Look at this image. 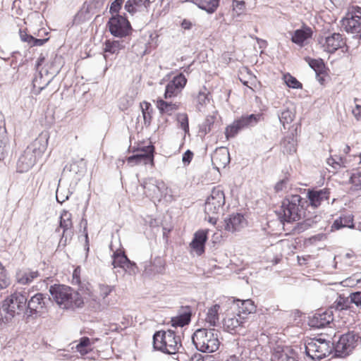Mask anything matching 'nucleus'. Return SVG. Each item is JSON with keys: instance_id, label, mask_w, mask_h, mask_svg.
Instances as JSON below:
<instances>
[{"instance_id": "1", "label": "nucleus", "mask_w": 361, "mask_h": 361, "mask_svg": "<svg viewBox=\"0 0 361 361\" xmlns=\"http://www.w3.org/2000/svg\"><path fill=\"white\" fill-rule=\"evenodd\" d=\"M27 293L16 291L7 297L0 307V325L12 322L16 315L26 311Z\"/></svg>"}, {"instance_id": "2", "label": "nucleus", "mask_w": 361, "mask_h": 361, "mask_svg": "<svg viewBox=\"0 0 361 361\" xmlns=\"http://www.w3.org/2000/svg\"><path fill=\"white\" fill-rule=\"evenodd\" d=\"M49 293L56 302L63 309L82 307L84 301L80 293L64 285L51 286Z\"/></svg>"}, {"instance_id": "3", "label": "nucleus", "mask_w": 361, "mask_h": 361, "mask_svg": "<svg viewBox=\"0 0 361 361\" xmlns=\"http://www.w3.org/2000/svg\"><path fill=\"white\" fill-rule=\"evenodd\" d=\"M302 197L299 195H292L286 197L277 212L281 221L292 222L299 221L305 214Z\"/></svg>"}, {"instance_id": "4", "label": "nucleus", "mask_w": 361, "mask_h": 361, "mask_svg": "<svg viewBox=\"0 0 361 361\" xmlns=\"http://www.w3.org/2000/svg\"><path fill=\"white\" fill-rule=\"evenodd\" d=\"M219 333L215 329H199L193 334L192 341L197 350L211 353L219 349Z\"/></svg>"}, {"instance_id": "5", "label": "nucleus", "mask_w": 361, "mask_h": 361, "mask_svg": "<svg viewBox=\"0 0 361 361\" xmlns=\"http://www.w3.org/2000/svg\"><path fill=\"white\" fill-rule=\"evenodd\" d=\"M153 347L165 354L173 355L182 348L181 341L174 331H159L153 336Z\"/></svg>"}, {"instance_id": "6", "label": "nucleus", "mask_w": 361, "mask_h": 361, "mask_svg": "<svg viewBox=\"0 0 361 361\" xmlns=\"http://www.w3.org/2000/svg\"><path fill=\"white\" fill-rule=\"evenodd\" d=\"M225 204V194L220 186L214 187L204 204V212L208 221L214 225L217 221V215L223 210Z\"/></svg>"}, {"instance_id": "7", "label": "nucleus", "mask_w": 361, "mask_h": 361, "mask_svg": "<svg viewBox=\"0 0 361 361\" xmlns=\"http://www.w3.org/2000/svg\"><path fill=\"white\" fill-rule=\"evenodd\" d=\"M333 349V343L322 338H310L305 344V353L313 360H319L329 356Z\"/></svg>"}, {"instance_id": "8", "label": "nucleus", "mask_w": 361, "mask_h": 361, "mask_svg": "<svg viewBox=\"0 0 361 361\" xmlns=\"http://www.w3.org/2000/svg\"><path fill=\"white\" fill-rule=\"evenodd\" d=\"M49 298H47L42 293H36L27 299L26 311L25 312V317L28 322L31 319L42 317L47 312V304L49 302Z\"/></svg>"}, {"instance_id": "9", "label": "nucleus", "mask_w": 361, "mask_h": 361, "mask_svg": "<svg viewBox=\"0 0 361 361\" xmlns=\"http://www.w3.org/2000/svg\"><path fill=\"white\" fill-rule=\"evenodd\" d=\"M361 342V337L354 331H349L341 335L335 347V355L345 357L350 355Z\"/></svg>"}, {"instance_id": "10", "label": "nucleus", "mask_w": 361, "mask_h": 361, "mask_svg": "<svg viewBox=\"0 0 361 361\" xmlns=\"http://www.w3.org/2000/svg\"><path fill=\"white\" fill-rule=\"evenodd\" d=\"M49 135L47 131L42 132L24 150L27 157L35 165L47 150Z\"/></svg>"}, {"instance_id": "11", "label": "nucleus", "mask_w": 361, "mask_h": 361, "mask_svg": "<svg viewBox=\"0 0 361 361\" xmlns=\"http://www.w3.org/2000/svg\"><path fill=\"white\" fill-rule=\"evenodd\" d=\"M342 25L347 32L361 38V8L359 6L349 8L345 17L342 20Z\"/></svg>"}, {"instance_id": "12", "label": "nucleus", "mask_w": 361, "mask_h": 361, "mask_svg": "<svg viewBox=\"0 0 361 361\" xmlns=\"http://www.w3.org/2000/svg\"><path fill=\"white\" fill-rule=\"evenodd\" d=\"M110 33L116 37H124L128 35L131 26L126 18L121 15L113 16L107 23Z\"/></svg>"}, {"instance_id": "13", "label": "nucleus", "mask_w": 361, "mask_h": 361, "mask_svg": "<svg viewBox=\"0 0 361 361\" xmlns=\"http://www.w3.org/2000/svg\"><path fill=\"white\" fill-rule=\"evenodd\" d=\"M142 187L147 196L160 200L166 195L167 186L165 183L154 178H149L143 180Z\"/></svg>"}, {"instance_id": "14", "label": "nucleus", "mask_w": 361, "mask_h": 361, "mask_svg": "<svg viewBox=\"0 0 361 361\" xmlns=\"http://www.w3.org/2000/svg\"><path fill=\"white\" fill-rule=\"evenodd\" d=\"M187 79L183 73L173 77L166 86L164 98L167 99L178 96L185 87Z\"/></svg>"}, {"instance_id": "15", "label": "nucleus", "mask_w": 361, "mask_h": 361, "mask_svg": "<svg viewBox=\"0 0 361 361\" xmlns=\"http://www.w3.org/2000/svg\"><path fill=\"white\" fill-rule=\"evenodd\" d=\"M319 43L324 50L329 53H334L345 44V42L340 33H333L329 36L321 37L319 39Z\"/></svg>"}, {"instance_id": "16", "label": "nucleus", "mask_w": 361, "mask_h": 361, "mask_svg": "<svg viewBox=\"0 0 361 361\" xmlns=\"http://www.w3.org/2000/svg\"><path fill=\"white\" fill-rule=\"evenodd\" d=\"M143 274L147 276H154L157 274H164L166 270V262L160 257H155L153 260L146 261L142 263Z\"/></svg>"}, {"instance_id": "17", "label": "nucleus", "mask_w": 361, "mask_h": 361, "mask_svg": "<svg viewBox=\"0 0 361 361\" xmlns=\"http://www.w3.org/2000/svg\"><path fill=\"white\" fill-rule=\"evenodd\" d=\"M153 146H147L138 150L136 154L130 156L128 158L127 161L128 164H147L149 163L153 164Z\"/></svg>"}, {"instance_id": "18", "label": "nucleus", "mask_w": 361, "mask_h": 361, "mask_svg": "<svg viewBox=\"0 0 361 361\" xmlns=\"http://www.w3.org/2000/svg\"><path fill=\"white\" fill-rule=\"evenodd\" d=\"M330 196V191L327 188L308 190L307 197L310 204L313 207H319L323 202H328Z\"/></svg>"}, {"instance_id": "19", "label": "nucleus", "mask_w": 361, "mask_h": 361, "mask_svg": "<svg viewBox=\"0 0 361 361\" xmlns=\"http://www.w3.org/2000/svg\"><path fill=\"white\" fill-rule=\"evenodd\" d=\"M214 169L219 170L225 168L230 162V154L226 147H219L215 149L211 157Z\"/></svg>"}, {"instance_id": "20", "label": "nucleus", "mask_w": 361, "mask_h": 361, "mask_svg": "<svg viewBox=\"0 0 361 361\" xmlns=\"http://www.w3.org/2000/svg\"><path fill=\"white\" fill-rule=\"evenodd\" d=\"M245 320L246 317L240 314L228 315L224 319V328L231 334H235L243 327Z\"/></svg>"}, {"instance_id": "21", "label": "nucleus", "mask_w": 361, "mask_h": 361, "mask_svg": "<svg viewBox=\"0 0 361 361\" xmlns=\"http://www.w3.org/2000/svg\"><path fill=\"white\" fill-rule=\"evenodd\" d=\"M334 320L330 311L317 312L310 319L309 324L312 328L321 329L329 325Z\"/></svg>"}, {"instance_id": "22", "label": "nucleus", "mask_w": 361, "mask_h": 361, "mask_svg": "<svg viewBox=\"0 0 361 361\" xmlns=\"http://www.w3.org/2000/svg\"><path fill=\"white\" fill-rule=\"evenodd\" d=\"M224 228L229 232L238 231L247 224L245 219L240 214H233L224 220Z\"/></svg>"}, {"instance_id": "23", "label": "nucleus", "mask_w": 361, "mask_h": 361, "mask_svg": "<svg viewBox=\"0 0 361 361\" xmlns=\"http://www.w3.org/2000/svg\"><path fill=\"white\" fill-rule=\"evenodd\" d=\"M150 4L149 0H128L124 8L129 14L134 16L138 12H147Z\"/></svg>"}, {"instance_id": "24", "label": "nucleus", "mask_w": 361, "mask_h": 361, "mask_svg": "<svg viewBox=\"0 0 361 361\" xmlns=\"http://www.w3.org/2000/svg\"><path fill=\"white\" fill-rule=\"evenodd\" d=\"M208 230L197 231L190 243V247L196 252L197 255H201L204 252V245L207 240Z\"/></svg>"}, {"instance_id": "25", "label": "nucleus", "mask_w": 361, "mask_h": 361, "mask_svg": "<svg viewBox=\"0 0 361 361\" xmlns=\"http://www.w3.org/2000/svg\"><path fill=\"white\" fill-rule=\"evenodd\" d=\"M192 310L190 307H183L176 317L171 319V325L173 327H183L188 325L191 321Z\"/></svg>"}, {"instance_id": "26", "label": "nucleus", "mask_w": 361, "mask_h": 361, "mask_svg": "<svg viewBox=\"0 0 361 361\" xmlns=\"http://www.w3.org/2000/svg\"><path fill=\"white\" fill-rule=\"evenodd\" d=\"M232 301L233 303H236L238 309V314H243L244 316L254 313L256 311V305L250 299L243 300L233 299Z\"/></svg>"}, {"instance_id": "27", "label": "nucleus", "mask_w": 361, "mask_h": 361, "mask_svg": "<svg viewBox=\"0 0 361 361\" xmlns=\"http://www.w3.org/2000/svg\"><path fill=\"white\" fill-rule=\"evenodd\" d=\"M9 149L8 138L4 121L0 123V160H3L7 155Z\"/></svg>"}, {"instance_id": "28", "label": "nucleus", "mask_w": 361, "mask_h": 361, "mask_svg": "<svg viewBox=\"0 0 361 361\" xmlns=\"http://www.w3.org/2000/svg\"><path fill=\"white\" fill-rule=\"evenodd\" d=\"M47 77L44 78L42 71H39V75L33 80V87L37 90V92H40L44 90L52 80L55 75V73H52L51 75H48V71L45 70Z\"/></svg>"}, {"instance_id": "29", "label": "nucleus", "mask_w": 361, "mask_h": 361, "mask_svg": "<svg viewBox=\"0 0 361 361\" xmlns=\"http://www.w3.org/2000/svg\"><path fill=\"white\" fill-rule=\"evenodd\" d=\"M312 35L311 28L305 27L302 29L296 30L291 38L293 43L302 46L305 40L310 38Z\"/></svg>"}, {"instance_id": "30", "label": "nucleus", "mask_w": 361, "mask_h": 361, "mask_svg": "<svg viewBox=\"0 0 361 361\" xmlns=\"http://www.w3.org/2000/svg\"><path fill=\"white\" fill-rule=\"evenodd\" d=\"M262 118V114H250L242 116L239 119L235 120L242 129L255 126Z\"/></svg>"}, {"instance_id": "31", "label": "nucleus", "mask_w": 361, "mask_h": 361, "mask_svg": "<svg viewBox=\"0 0 361 361\" xmlns=\"http://www.w3.org/2000/svg\"><path fill=\"white\" fill-rule=\"evenodd\" d=\"M59 228H62L65 233L73 234L72 214L70 212H62L60 216Z\"/></svg>"}, {"instance_id": "32", "label": "nucleus", "mask_w": 361, "mask_h": 361, "mask_svg": "<svg viewBox=\"0 0 361 361\" xmlns=\"http://www.w3.org/2000/svg\"><path fill=\"white\" fill-rule=\"evenodd\" d=\"M39 276L38 271L24 270L20 271L16 274V279L19 283L25 285L30 283L35 279Z\"/></svg>"}, {"instance_id": "33", "label": "nucleus", "mask_w": 361, "mask_h": 361, "mask_svg": "<svg viewBox=\"0 0 361 361\" xmlns=\"http://www.w3.org/2000/svg\"><path fill=\"white\" fill-rule=\"evenodd\" d=\"M157 106L161 114H165L167 115H171L173 112L179 109V104L168 102L162 99L157 100Z\"/></svg>"}, {"instance_id": "34", "label": "nucleus", "mask_w": 361, "mask_h": 361, "mask_svg": "<svg viewBox=\"0 0 361 361\" xmlns=\"http://www.w3.org/2000/svg\"><path fill=\"white\" fill-rule=\"evenodd\" d=\"M200 8L213 13L217 8L219 0H192Z\"/></svg>"}, {"instance_id": "35", "label": "nucleus", "mask_w": 361, "mask_h": 361, "mask_svg": "<svg viewBox=\"0 0 361 361\" xmlns=\"http://www.w3.org/2000/svg\"><path fill=\"white\" fill-rule=\"evenodd\" d=\"M220 309V306L219 305H214L210 308L208 309V311L206 314L205 322L209 324V326H216L219 322V310Z\"/></svg>"}, {"instance_id": "36", "label": "nucleus", "mask_w": 361, "mask_h": 361, "mask_svg": "<svg viewBox=\"0 0 361 361\" xmlns=\"http://www.w3.org/2000/svg\"><path fill=\"white\" fill-rule=\"evenodd\" d=\"M209 91L204 86L198 92L196 97V108L199 111H201L202 108L209 102Z\"/></svg>"}, {"instance_id": "37", "label": "nucleus", "mask_w": 361, "mask_h": 361, "mask_svg": "<svg viewBox=\"0 0 361 361\" xmlns=\"http://www.w3.org/2000/svg\"><path fill=\"white\" fill-rule=\"evenodd\" d=\"M343 227H354L353 218L351 215L341 216L338 219L335 220L332 225V228L336 230Z\"/></svg>"}, {"instance_id": "38", "label": "nucleus", "mask_w": 361, "mask_h": 361, "mask_svg": "<svg viewBox=\"0 0 361 361\" xmlns=\"http://www.w3.org/2000/svg\"><path fill=\"white\" fill-rule=\"evenodd\" d=\"M34 164L30 159L25 155V152L20 155L17 162V170L20 173H24L30 170Z\"/></svg>"}, {"instance_id": "39", "label": "nucleus", "mask_w": 361, "mask_h": 361, "mask_svg": "<svg viewBox=\"0 0 361 361\" xmlns=\"http://www.w3.org/2000/svg\"><path fill=\"white\" fill-rule=\"evenodd\" d=\"M112 265L114 268H123L124 265L128 263L129 259L125 253L121 250H116L112 255Z\"/></svg>"}, {"instance_id": "40", "label": "nucleus", "mask_w": 361, "mask_h": 361, "mask_svg": "<svg viewBox=\"0 0 361 361\" xmlns=\"http://www.w3.org/2000/svg\"><path fill=\"white\" fill-rule=\"evenodd\" d=\"M140 108L142 110L145 125L149 126L151 124L152 118V114L153 109L152 105L149 102H143L140 103Z\"/></svg>"}, {"instance_id": "41", "label": "nucleus", "mask_w": 361, "mask_h": 361, "mask_svg": "<svg viewBox=\"0 0 361 361\" xmlns=\"http://www.w3.org/2000/svg\"><path fill=\"white\" fill-rule=\"evenodd\" d=\"M124 47L122 42L118 40H106L104 43V52H109L110 54H118L121 49Z\"/></svg>"}, {"instance_id": "42", "label": "nucleus", "mask_w": 361, "mask_h": 361, "mask_svg": "<svg viewBox=\"0 0 361 361\" xmlns=\"http://www.w3.org/2000/svg\"><path fill=\"white\" fill-rule=\"evenodd\" d=\"M281 145L283 153L292 154L296 152V143L293 136L286 137Z\"/></svg>"}, {"instance_id": "43", "label": "nucleus", "mask_w": 361, "mask_h": 361, "mask_svg": "<svg viewBox=\"0 0 361 361\" xmlns=\"http://www.w3.org/2000/svg\"><path fill=\"white\" fill-rule=\"evenodd\" d=\"M90 344V339L88 337L84 336L80 339L79 343L77 344L75 348L81 355H85L91 350Z\"/></svg>"}, {"instance_id": "44", "label": "nucleus", "mask_w": 361, "mask_h": 361, "mask_svg": "<svg viewBox=\"0 0 361 361\" xmlns=\"http://www.w3.org/2000/svg\"><path fill=\"white\" fill-rule=\"evenodd\" d=\"M278 116L281 123L283 126V128L286 129V125L290 123L293 121L295 114L290 109H286L279 114Z\"/></svg>"}, {"instance_id": "45", "label": "nucleus", "mask_w": 361, "mask_h": 361, "mask_svg": "<svg viewBox=\"0 0 361 361\" xmlns=\"http://www.w3.org/2000/svg\"><path fill=\"white\" fill-rule=\"evenodd\" d=\"M305 61L308 63L311 68H312L317 75L323 72L324 68V63L322 59H314L310 57L305 58Z\"/></svg>"}, {"instance_id": "46", "label": "nucleus", "mask_w": 361, "mask_h": 361, "mask_svg": "<svg viewBox=\"0 0 361 361\" xmlns=\"http://www.w3.org/2000/svg\"><path fill=\"white\" fill-rule=\"evenodd\" d=\"M99 300H103L104 306H107L109 302L106 301L107 296L112 292L114 287L108 285L99 284Z\"/></svg>"}, {"instance_id": "47", "label": "nucleus", "mask_w": 361, "mask_h": 361, "mask_svg": "<svg viewBox=\"0 0 361 361\" xmlns=\"http://www.w3.org/2000/svg\"><path fill=\"white\" fill-rule=\"evenodd\" d=\"M10 285V279L7 271L0 262V290L6 288Z\"/></svg>"}, {"instance_id": "48", "label": "nucleus", "mask_w": 361, "mask_h": 361, "mask_svg": "<svg viewBox=\"0 0 361 361\" xmlns=\"http://www.w3.org/2000/svg\"><path fill=\"white\" fill-rule=\"evenodd\" d=\"M237 124L238 123L235 121L231 125L226 127L225 135L227 139L235 137L241 130L239 125Z\"/></svg>"}, {"instance_id": "49", "label": "nucleus", "mask_w": 361, "mask_h": 361, "mask_svg": "<svg viewBox=\"0 0 361 361\" xmlns=\"http://www.w3.org/2000/svg\"><path fill=\"white\" fill-rule=\"evenodd\" d=\"M177 121L185 133L189 132V123L188 115L185 113H180L177 115Z\"/></svg>"}, {"instance_id": "50", "label": "nucleus", "mask_w": 361, "mask_h": 361, "mask_svg": "<svg viewBox=\"0 0 361 361\" xmlns=\"http://www.w3.org/2000/svg\"><path fill=\"white\" fill-rule=\"evenodd\" d=\"M284 80L286 84L291 88L300 89L302 88V84L293 76L290 74L284 75Z\"/></svg>"}, {"instance_id": "51", "label": "nucleus", "mask_w": 361, "mask_h": 361, "mask_svg": "<svg viewBox=\"0 0 361 361\" xmlns=\"http://www.w3.org/2000/svg\"><path fill=\"white\" fill-rule=\"evenodd\" d=\"M350 302L361 310V291L351 293L349 295Z\"/></svg>"}, {"instance_id": "52", "label": "nucleus", "mask_w": 361, "mask_h": 361, "mask_svg": "<svg viewBox=\"0 0 361 361\" xmlns=\"http://www.w3.org/2000/svg\"><path fill=\"white\" fill-rule=\"evenodd\" d=\"M122 269L130 275H135L138 272L137 264L130 259L128 260V263Z\"/></svg>"}, {"instance_id": "53", "label": "nucleus", "mask_w": 361, "mask_h": 361, "mask_svg": "<svg viewBox=\"0 0 361 361\" xmlns=\"http://www.w3.org/2000/svg\"><path fill=\"white\" fill-rule=\"evenodd\" d=\"M289 188H290L289 179L285 178L276 184L275 190L276 192L286 191Z\"/></svg>"}, {"instance_id": "54", "label": "nucleus", "mask_w": 361, "mask_h": 361, "mask_svg": "<svg viewBox=\"0 0 361 361\" xmlns=\"http://www.w3.org/2000/svg\"><path fill=\"white\" fill-rule=\"evenodd\" d=\"M124 0H115L110 6L109 12L114 16L119 15L118 13L122 7Z\"/></svg>"}, {"instance_id": "55", "label": "nucleus", "mask_w": 361, "mask_h": 361, "mask_svg": "<svg viewBox=\"0 0 361 361\" xmlns=\"http://www.w3.org/2000/svg\"><path fill=\"white\" fill-rule=\"evenodd\" d=\"M335 307L337 310H346L349 307L348 306V298L339 297V298L335 302Z\"/></svg>"}, {"instance_id": "56", "label": "nucleus", "mask_w": 361, "mask_h": 361, "mask_svg": "<svg viewBox=\"0 0 361 361\" xmlns=\"http://www.w3.org/2000/svg\"><path fill=\"white\" fill-rule=\"evenodd\" d=\"M20 38L22 42H27L30 47L33 37L32 35H28L25 31L20 30L19 31Z\"/></svg>"}, {"instance_id": "57", "label": "nucleus", "mask_w": 361, "mask_h": 361, "mask_svg": "<svg viewBox=\"0 0 361 361\" xmlns=\"http://www.w3.org/2000/svg\"><path fill=\"white\" fill-rule=\"evenodd\" d=\"M73 235V234H68L63 232L62 236L59 240V247H64L67 245L68 241L71 239Z\"/></svg>"}, {"instance_id": "58", "label": "nucleus", "mask_w": 361, "mask_h": 361, "mask_svg": "<svg viewBox=\"0 0 361 361\" xmlns=\"http://www.w3.org/2000/svg\"><path fill=\"white\" fill-rule=\"evenodd\" d=\"M193 157V153L188 149L183 154L182 157V161L185 165H188L192 161Z\"/></svg>"}, {"instance_id": "59", "label": "nucleus", "mask_w": 361, "mask_h": 361, "mask_svg": "<svg viewBox=\"0 0 361 361\" xmlns=\"http://www.w3.org/2000/svg\"><path fill=\"white\" fill-rule=\"evenodd\" d=\"M80 271L81 269L80 267H78L75 269L73 273V283H80Z\"/></svg>"}, {"instance_id": "60", "label": "nucleus", "mask_w": 361, "mask_h": 361, "mask_svg": "<svg viewBox=\"0 0 361 361\" xmlns=\"http://www.w3.org/2000/svg\"><path fill=\"white\" fill-rule=\"evenodd\" d=\"M213 118L211 117V118H207L204 123L202 124V128H204V130L205 132V133H207L208 132L210 131L211 128H210V126L213 123Z\"/></svg>"}, {"instance_id": "61", "label": "nucleus", "mask_w": 361, "mask_h": 361, "mask_svg": "<svg viewBox=\"0 0 361 361\" xmlns=\"http://www.w3.org/2000/svg\"><path fill=\"white\" fill-rule=\"evenodd\" d=\"M352 113L358 121L361 119V105L356 104L355 109H353Z\"/></svg>"}, {"instance_id": "62", "label": "nucleus", "mask_w": 361, "mask_h": 361, "mask_svg": "<svg viewBox=\"0 0 361 361\" xmlns=\"http://www.w3.org/2000/svg\"><path fill=\"white\" fill-rule=\"evenodd\" d=\"M340 161H341V158L335 159L334 157H330L327 159V164L334 168H336V166H341V164L339 163Z\"/></svg>"}, {"instance_id": "63", "label": "nucleus", "mask_w": 361, "mask_h": 361, "mask_svg": "<svg viewBox=\"0 0 361 361\" xmlns=\"http://www.w3.org/2000/svg\"><path fill=\"white\" fill-rule=\"evenodd\" d=\"M48 40V39H36L35 37H33V39H32V44L30 45V47H34V46H42Z\"/></svg>"}, {"instance_id": "64", "label": "nucleus", "mask_w": 361, "mask_h": 361, "mask_svg": "<svg viewBox=\"0 0 361 361\" xmlns=\"http://www.w3.org/2000/svg\"><path fill=\"white\" fill-rule=\"evenodd\" d=\"M281 360L280 361H298L293 356H289L286 354L282 355L281 356Z\"/></svg>"}]
</instances>
